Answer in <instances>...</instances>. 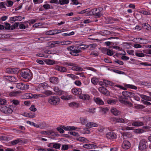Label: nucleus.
Returning a JSON list of instances; mask_svg holds the SVG:
<instances>
[{"label": "nucleus", "mask_w": 151, "mask_h": 151, "mask_svg": "<svg viewBox=\"0 0 151 151\" xmlns=\"http://www.w3.org/2000/svg\"><path fill=\"white\" fill-rule=\"evenodd\" d=\"M124 97L120 96L119 98V101L123 104L127 106L131 107L132 104L129 101L127 100L128 97H133L134 93L131 92L124 91L122 93Z\"/></svg>", "instance_id": "f257e3e1"}, {"label": "nucleus", "mask_w": 151, "mask_h": 151, "mask_svg": "<svg viewBox=\"0 0 151 151\" xmlns=\"http://www.w3.org/2000/svg\"><path fill=\"white\" fill-rule=\"evenodd\" d=\"M31 74L30 70L27 69L22 70L20 74L23 78L27 80L26 81H27L31 79Z\"/></svg>", "instance_id": "f03ea898"}, {"label": "nucleus", "mask_w": 151, "mask_h": 151, "mask_svg": "<svg viewBox=\"0 0 151 151\" xmlns=\"http://www.w3.org/2000/svg\"><path fill=\"white\" fill-rule=\"evenodd\" d=\"M60 101V99L58 96H51L48 100V102L51 105H56Z\"/></svg>", "instance_id": "7ed1b4c3"}, {"label": "nucleus", "mask_w": 151, "mask_h": 151, "mask_svg": "<svg viewBox=\"0 0 151 151\" xmlns=\"http://www.w3.org/2000/svg\"><path fill=\"white\" fill-rule=\"evenodd\" d=\"M0 111L6 114H11L13 110L11 108L5 106H0Z\"/></svg>", "instance_id": "20e7f679"}, {"label": "nucleus", "mask_w": 151, "mask_h": 151, "mask_svg": "<svg viewBox=\"0 0 151 151\" xmlns=\"http://www.w3.org/2000/svg\"><path fill=\"white\" fill-rule=\"evenodd\" d=\"M147 141L145 139H141L139 142V148L141 150L145 149L147 147Z\"/></svg>", "instance_id": "39448f33"}, {"label": "nucleus", "mask_w": 151, "mask_h": 151, "mask_svg": "<svg viewBox=\"0 0 151 151\" xmlns=\"http://www.w3.org/2000/svg\"><path fill=\"white\" fill-rule=\"evenodd\" d=\"M16 86L18 89L22 90L27 89L29 88V86L28 85L22 83H17Z\"/></svg>", "instance_id": "423d86ee"}, {"label": "nucleus", "mask_w": 151, "mask_h": 151, "mask_svg": "<svg viewBox=\"0 0 151 151\" xmlns=\"http://www.w3.org/2000/svg\"><path fill=\"white\" fill-rule=\"evenodd\" d=\"M106 137L107 138L110 139H116L117 135L115 133L112 132H109L106 134Z\"/></svg>", "instance_id": "0eeeda50"}, {"label": "nucleus", "mask_w": 151, "mask_h": 151, "mask_svg": "<svg viewBox=\"0 0 151 151\" xmlns=\"http://www.w3.org/2000/svg\"><path fill=\"white\" fill-rule=\"evenodd\" d=\"M71 91L73 94L76 95H80L82 93L81 89L78 88L72 89Z\"/></svg>", "instance_id": "6e6552de"}, {"label": "nucleus", "mask_w": 151, "mask_h": 151, "mask_svg": "<svg viewBox=\"0 0 151 151\" xmlns=\"http://www.w3.org/2000/svg\"><path fill=\"white\" fill-rule=\"evenodd\" d=\"M131 145L130 142L127 140H125L123 141L122 144V147L124 149H128L130 148Z\"/></svg>", "instance_id": "1a4fd4ad"}, {"label": "nucleus", "mask_w": 151, "mask_h": 151, "mask_svg": "<svg viewBox=\"0 0 151 151\" xmlns=\"http://www.w3.org/2000/svg\"><path fill=\"white\" fill-rule=\"evenodd\" d=\"M79 98L84 100H90V96L87 94H82L79 96Z\"/></svg>", "instance_id": "9d476101"}, {"label": "nucleus", "mask_w": 151, "mask_h": 151, "mask_svg": "<svg viewBox=\"0 0 151 151\" xmlns=\"http://www.w3.org/2000/svg\"><path fill=\"white\" fill-rule=\"evenodd\" d=\"M96 147V145L93 144H86L83 145V147L84 148L88 149H95Z\"/></svg>", "instance_id": "9b49d317"}, {"label": "nucleus", "mask_w": 151, "mask_h": 151, "mask_svg": "<svg viewBox=\"0 0 151 151\" xmlns=\"http://www.w3.org/2000/svg\"><path fill=\"white\" fill-rule=\"evenodd\" d=\"M4 78L5 80H8L11 82H15L17 80L16 78L13 76H4Z\"/></svg>", "instance_id": "f8f14e48"}, {"label": "nucleus", "mask_w": 151, "mask_h": 151, "mask_svg": "<svg viewBox=\"0 0 151 151\" xmlns=\"http://www.w3.org/2000/svg\"><path fill=\"white\" fill-rule=\"evenodd\" d=\"M111 113L115 116H116L121 114L120 112L116 108L113 107L111 109Z\"/></svg>", "instance_id": "ddd939ff"}, {"label": "nucleus", "mask_w": 151, "mask_h": 151, "mask_svg": "<svg viewBox=\"0 0 151 151\" xmlns=\"http://www.w3.org/2000/svg\"><path fill=\"white\" fill-rule=\"evenodd\" d=\"M86 127L88 128H91L93 127H96L98 126L97 124L93 122H89L87 123L86 125Z\"/></svg>", "instance_id": "4468645a"}, {"label": "nucleus", "mask_w": 151, "mask_h": 151, "mask_svg": "<svg viewBox=\"0 0 151 151\" xmlns=\"http://www.w3.org/2000/svg\"><path fill=\"white\" fill-rule=\"evenodd\" d=\"M53 89L54 91L55 92V94L56 95H60L62 94L63 91L58 87H54Z\"/></svg>", "instance_id": "2eb2a0df"}, {"label": "nucleus", "mask_w": 151, "mask_h": 151, "mask_svg": "<svg viewBox=\"0 0 151 151\" xmlns=\"http://www.w3.org/2000/svg\"><path fill=\"white\" fill-rule=\"evenodd\" d=\"M50 82L54 84H57L59 82L58 78L55 77H52L50 78Z\"/></svg>", "instance_id": "dca6fc26"}, {"label": "nucleus", "mask_w": 151, "mask_h": 151, "mask_svg": "<svg viewBox=\"0 0 151 151\" xmlns=\"http://www.w3.org/2000/svg\"><path fill=\"white\" fill-rule=\"evenodd\" d=\"M132 126L136 127H139L143 125L144 123L143 122L139 121H134L132 123Z\"/></svg>", "instance_id": "f3484780"}, {"label": "nucleus", "mask_w": 151, "mask_h": 151, "mask_svg": "<svg viewBox=\"0 0 151 151\" xmlns=\"http://www.w3.org/2000/svg\"><path fill=\"white\" fill-rule=\"evenodd\" d=\"M81 50L80 49H74L70 52V54L74 56H77L78 55V53L80 52Z\"/></svg>", "instance_id": "a211bd4d"}, {"label": "nucleus", "mask_w": 151, "mask_h": 151, "mask_svg": "<svg viewBox=\"0 0 151 151\" xmlns=\"http://www.w3.org/2000/svg\"><path fill=\"white\" fill-rule=\"evenodd\" d=\"M56 68L57 70L61 72H66L67 71L66 68L63 67L57 66L56 67Z\"/></svg>", "instance_id": "6ab92c4d"}, {"label": "nucleus", "mask_w": 151, "mask_h": 151, "mask_svg": "<svg viewBox=\"0 0 151 151\" xmlns=\"http://www.w3.org/2000/svg\"><path fill=\"white\" fill-rule=\"evenodd\" d=\"M79 104L76 102H73L69 104V106L70 107L77 108H78Z\"/></svg>", "instance_id": "aec40b11"}, {"label": "nucleus", "mask_w": 151, "mask_h": 151, "mask_svg": "<svg viewBox=\"0 0 151 151\" xmlns=\"http://www.w3.org/2000/svg\"><path fill=\"white\" fill-rule=\"evenodd\" d=\"M99 91L102 93L105 94L107 93L108 92L106 89L103 87H101L99 88Z\"/></svg>", "instance_id": "412c9836"}, {"label": "nucleus", "mask_w": 151, "mask_h": 151, "mask_svg": "<svg viewBox=\"0 0 151 151\" xmlns=\"http://www.w3.org/2000/svg\"><path fill=\"white\" fill-rule=\"evenodd\" d=\"M94 101L97 104H99L103 105L104 104V102L99 98L94 99Z\"/></svg>", "instance_id": "4be33fe9"}, {"label": "nucleus", "mask_w": 151, "mask_h": 151, "mask_svg": "<svg viewBox=\"0 0 151 151\" xmlns=\"http://www.w3.org/2000/svg\"><path fill=\"white\" fill-rule=\"evenodd\" d=\"M71 69L72 70L77 71H81L83 70V68L78 66H73Z\"/></svg>", "instance_id": "5701e85b"}, {"label": "nucleus", "mask_w": 151, "mask_h": 151, "mask_svg": "<svg viewBox=\"0 0 151 151\" xmlns=\"http://www.w3.org/2000/svg\"><path fill=\"white\" fill-rule=\"evenodd\" d=\"M117 100L114 99H109L107 101V102L109 104L114 105L116 103Z\"/></svg>", "instance_id": "b1692460"}, {"label": "nucleus", "mask_w": 151, "mask_h": 151, "mask_svg": "<svg viewBox=\"0 0 151 151\" xmlns=\"http://www.w3.org/2000/svg\"><path fill=\"white\" fill-rule=\"evenodd\" d=\"M99 81V79L96 77H93L91 79L92 83L94 85H96Z\"/></svg>", "instance_id": "393cba45"}, {"label": "nucleus", "mask_w": 151, "mask_h": 151, "mask_svg": "<svg viewBox=\"0 0 151 151\" xmlns=\"http://www.w3.org/2000/svg\"><path fill=\"white\" fill-rule=\"evenodd\" d=\"M124 86L125 87L131 88L133 89L136 90L137 89V87L134 85L130 84H126Z\"/></svg>", "instance_id": "a878e982"}, {"label": "nucleus", "mask_w": 151, "mask_h": 151, "mask_svg": "<svg viewBox=\"0 0 151 151\" xmlns=\"http://www.w3.org/2000/svg\"><path fill=\"white\" fill-rule=\"evenodd\" d=\"M142 27L144 29L149 30L151 29V27L150 25L147 24H142Z\"/></svg>", "instance_id": "bb28decb"}, {"label": "nucleus", "mask_w": 151, "mask_h": 151, "mask_svg": "<svg viewBox=\"0 0 151 151\" xmlns=\"http://www.w3.org/2000/svg\"><path fill=\"white\" fill-rule=\"evenodd\" d=\"M88 47V45H83V44H80V45L78 47H77L76 48H77L78 49H83V50H84L87 48Z\"/></svg>", "instance_id": "cd10ccee"}, {"label": "nucleus", "mask_w": 151, "mask_h": 151, "mask_svg": "<svg viewBox=\"0 0 151 151\" xmlns=\"http://www.w3.org/2000/svg\"><path fill=\"white\" fill-rule=\"evenodd\" d=\"M81 122L82 125L86 124L87 122V119L86 118L81 117L80 118Z\"/></svg>", "instance_id": "c85d7f7f"}, {"label": "nucleus", "mask_w": 151, "mask_h": 151, "mask_svg": "<svg viewBox=\"0 0 151 151\" xmlns=\"http://www.w3.org/2000/svg\"><path fill=\"white\" fill-rule=\"evenodd\" d=\"M24 116L26 117L30 118H34L35 116V114L34 113L33 114H32L30 113H25L24 114Z\"/></svg>", "instance_id": "c756f323"}, {"label": "nucleus", "mask_w": 151, "mask_h": 151, "mask_svg": "<svg viewBox=\"0 0 151 151\" xmlns=\"http://www.w3.org/2000/svg\"><path fill=\"white\" fill-rule=\"evenodd\" d=\"M21 93L20 91H17L12 92L10 93V94L12 96H17Z\"/></svg>", "instance_id": "7c9ffc66"}, {"label": "nucleus", "mask_w": 151, "mask_h": 151, "mask_svg": "<svg viewBox=\"0 0 151 151\" xmlns=\"http://www.w3.org/2000/svg\"><path fill=\"white\" fill-rule=\"evenodd\" d=\"M13 4V2L12 1L7 0L5 2V4L8 7L12 6Z\"/></svg>", "instance_id": "2f4dec72"}, {"label": "nucleus", "mask_w": 151, "mask_h": 151, "mask_svg": "<svg viewBox=\"0 0 151 151\" xmlns=\"http://www.w3.org/2000/svg\"><path fill=\"white\" fill-rule=\"evenodd\" d=\"M69 3V0H59V3L61 5L67 4Z\"/></svg>", "instance_id": "473e14b6"}, {"label": "nucleus", "mask_w": 151, "mask_h": 151, "mask_svg": "<svg viewBox=\"0 0 151 151\" xmlns=\"http://www.w3.org/2000/svg\"><path fill=\"white\" fill-rule=\"evenodd\" d=\"M61 144L59 143H53V148L55 149H59L60 147Z\"/></svg>", "instance_id": "72a5a7b5"}, {"label": "nucleus", "mask_w": 151, "mask_h": 151, "mask_svg": "<svg viewBox=\"0 0 151 151\" xmlns=\"http://www.w3.org/2000/svg\"><path fill=\"white\" fill-rule=\"evenodd\" d=\"M21 141V140L20 139H17L11 141V143L12 145H16Z\"/></svg>", "instance_id": "f704fd0d"}, {"label": "nucleus", "mask_w": 151, "mask_h": 151, "mask_svg": "<svg viewBox=\"0 0 151 151\" xmlns=\"http://www.w3.org/2000/svg\"><path fill=\"white\" fill-rule=\"evenodd\" d=\"M4 28L6 29L11 30V26H10V24L7 22L5 23V24L4 27Z\"/></svg>", "instance_id": "c9c22d12"}, {"label": "nucleus", "mask_w": 151, "mask_h": 151, "mask_svg": "<svg viewBox=\"0 0 151 151\" xmlns=\"http://www.w3.org/2000/svg\"><path fill=\"white\" fill-rule=\"evenodd\" d=\"M60 41H55L52 42L50 45L52 47H55L56 46L55 45L56 44H59L60 43Z\"/></svg>", "instance_id": "e433bc0d"}, {"label": "nucleus", "mask_w": 151, "mask_h": 151, "mask_svg": "<svg viewBox=\"0 0 151 151\" xmlns=\"http://www.w3.org/2000/svg\"><path fill=\"white\" fill-rule=\"evenodd\" d=\"M46 63L49 65H52L54 63V62L50 59H47L45 61Z\"/></svg>", "instance_id": "4c0bfd02"}, {"label": "nucleus", "mask_w": 151, "mask_h": 151, "mask_svg": "<svg viewBox=\"0 0 151 151\" xmlns=\"http://www.w3.org/2000/svg\"><path fill=\"white\" fill-rule=\"evenodd\" d=\"M13 104L15 106H17L20 104L19 101L16 99H13L12 101Z\"/></svg>", "instance_id": "58836bf2"}, {"label": "nucleus", "mask_w": 151, "mask_h": 151, "mask_svg": "<svg viewBox=\"0 0 151 151\" xmlns=\"http://www.w3.org/2000/svg\"><path fill=\"white\" fill-rule=\"evenodd\" d=\"M135 55L136 56L138 57H144L145 55H146L142 53H139L138 52H136L135 53Z\"/></svg>", "instance_id": "ea45409f"}, {"label": "nucleus", "mask_w": 151, "mask_h": 151, "mask_svg": "<svg viewBox=\"0 0 151 151\" xmlns=\"http://www.w3.org/2000/svg\"><path fill=\"white\" fill-rule=\"evenodd\" d=\"M19 25V22H16L14 25L11 26V30H13L16 29V28Z\"/></svg>", "instance_id": "a19ab883"}, {"label": "nucleus", "mask_w": 151, "mask_h": 151, "mask_svg": "<svg viewBox=\"0 0 151 151\" xmlns=\"http://www.w3.org/2000/svg\"><path fill=\"white\" fill-rule=\"evenodd\" d=\"M69 146L67 145H63L61 148V150H67L68 149Z\"/></svg>", "instance_id": "79ce46f5"}, {"label": "nucleus", "mask_w": 151, "mask_h": 151, "mask_svg": "<svg viewBox=\"0 0 151 151\" xmlns=\"http://www.w3.org/2000/svg\"><path fill=\"white\" fill-rule=\"evenodd\" d=\"M113 71L116 73H117L119 74H125V73L124 72L116 69L113 70Z\"/></svg>", "instance_id": "37998d69"}, {"label": "nucleus", "mask_w": 151, "mask_h": 151, "mask_svg": "<svg viewBox=\"0 0 151 151\" xmlns=\"http://www.w3.org/2000/svg\"><path fill=\"white\" fill-rule=\"evenodd\" d=\"M64 30H65V29L54 30V35L63 32L64 31Z\"/></svg>", "instance_id": "c03bdc74"}, {"label": "nucleus", "mask_w": 151, "mask_h": 151, "mask_svg": "<svg viewBox=\"0 0 151 151\" xmlns=\"http://www.w3.org/2000/svg\"><path fill=\"white\" fill-rule=\"evenodd\" d=\"M12 73L17 74L19 72V69L18 68H12Z\"/></svg>", "instance_id": "a18cd8bd"}, {"label": "nucleus", "mask_w": 151, "mask_h": 151, "mask_svg": "<svg viewBox=\"0 0 151 151\" xmlns=\"http://www.w3.org/2000/svg\"><path fill=\"white\" fill-rule=\"evenodd\" d=\"M111 121L114 123H117V117H111L110 119Z\"/></svg>", "instance_id": "49530a36"}, {"label": "nucleus", "mask_w": 151, "mask_h": 151, "mask_svg": "<svg viewBox=\"0 0 151 151\" xmlns=\"http://www.w3.org/2000/svg\"><path fill=\"white\" fill-rule=\"evenodd\" d=\"M46 34L47 35H54V30H49L46 32Z\"/></svg>", "instance_id": "de8ad7c7"}, {"label": "nucleus", "mask_w": 151, "mask_h": 151, "mask_svg": "<svg viewBox=\"0 0 151 151\" xmlns=\"http://www.w3.org/2000/svg\"><path fill=\"white\" fill-rule=\"evenodd\" d=\"M69 134L72 135L76 137H78L79 135L76 132L71 131L70 132H68Z\"/></svg>", "instance_id": "09e8293b"}, {"label": "nucleus", "mask_w": 151, "mask_h": 151, "mask_svg": "<svg viewBox=\"0 0 151 151\" xmlns=\"http://www.w3.org/2000/svg\"><path fill=\"white\" fill-rule=\"evenodd\" d=\"M6 103V101L4 99H0V104L5 105Z\"/></svg>", "instance_id": "8fccbe9b"}, {"label": "nucleus", "mask_w": 151, "mask_h": 151, "mask_svg": "<svg viewBox=\"0 0 151 151\" xmlns=\"http://www.w3.org/2000/svg\"><path fill=\"white\" fill-rule=\"evenodd\" d=\"M141 13L142 14L144 15H147L150 14V13L145 10H141L139 12Z\"/></svg>", "instance_id": "3c124183"}, {"label": "nucleus", "mask_w": 151, "mask_h": 151, "mask_svg": "<svg viewBox=\"0 0 151 151\" xmlns=\"http://www.w3.org/2000/svg\"><path fill=\"white\" fill-rule=\"evenodd\" d=\"M44 94L47 96H49L52 94V92L50 91H47L44 92Z\"/></svg>", "instance_id": "603ef678"}, {"label": "nucleus", "mask_w": 151, "mask_h": 151, "mask_svg": "<svg viewBox=\"0 0 151 151\" xmlns=\"http://www.w3.org/2000/svg\"><path fill=\"white\" fill-rule=\"evenodd\" d=\"M117 123H124L125 121L124 119L121 118L117 117Z\"/></svg>", "instance_id": "864d4df0"}, {"label": "nucleus", "mask_w": 151, "mask_h": 151, "mask_svg": "<svg viewBox=\"0 0 151 151\" xmlns=\"http://www.w3.org/2000/svg\"><path fill=\"white\" fill-rule=\"evenodd\" d=\"M29 109L31 111L34 112L36 111L37 110V109L35 108V106L33 105H31V107L29 108Z\"/></svg>", "instance_id": "5fc2aeb1"}, {"label": "nucleus", "mask_w": 151, "mask_h": 151, "mask_svg": "<svg viewBox=\"0 0 151 151\" xmlns=\"http://www.w3.org/2000/svg\"><path fill=\"white\" fill-rule=\"evenodd\" d=\"M106 54L108 55L111 56L113 55V52L111 50L108 49L107 50Z\"/></svg>", "instance_id": "6e6d98bb"}, {"label": "nucleus", "mask_w": 151, "mask_h": 151, "mask_svg": "<svg viewBox=\"0 0 151 151\" xmlns=\"http://www.w3.org/2000/svg\"><path fill=\"white\" fill-rule=\"evenodd\" d=\"M17 16H14L13 17H11L10 18V20L11 21L15 22L17 21Z\"/></svg>", "instance_id": "4d7b16f0"}, {"label": "nucleus", "mask_w": 151, "mask_h": 151, "mask_svg": "<svg viewBox=\"0 0 151 151\" xmlns=\"http://www.w3.org/2000/svg\"><path fill=\"white\" fill-rule=\"evenodd\" d=\"M6 73H12V68H9L6 69Z\"/></svg>", "instance_id": "13d9d810"}, {"label": "nucleus", "mask_w": 151, "mask_h": 151, "mask_svg": "<svg viewBox=\"0 0 151 151\" xmlns=\"http://www.w3.org/2000/svg\"><path fill=\"white\" fill-rule=\"evenodd\" d=\"M5 4V2H2L0 3V8L1 9L6 8L4 5Z\"/></svg>", "instance_id": "bf43d9fd"}, {"label": "nucleus", "mask_w": 151, "mask_h": 151, "mask_svg": "<svg viewBox=\"0 0 151 151\" xmlns=\"http://www.w3.org/2000/svg\"><path fill=\"white\" fill-rule=\"evenodd\" d=\"M43 1V0H33V2L35 4L41 3Z\"/></svg>", "instance_id": "052dcab7"}, {"label": "nucleus", "mask_w": 151, "mask_h": 151, "mask_svg": "<svg viewBox=\"0 0 151 151\" xmlns=\"http://www.w3.org/2000/svg\"><path fill=\"white\" fill-rule=\"evenodd\" d=\"M144 53L151 55V49H147L143 50Z\"/></svg>", "instance_id": "680f3d73"}, {"label": "nucleus", "mask_w": 151, "mask_h": 151, "mask_svg": "<svg viewBox=\"0 0 151 151\" xmlns=\"http://www.w3.org/2000/svg\"><path fill=\"white\" fill-rule=\"evenodd\" d=\"M135 132L136 133H141L144 132V130L142 129H135Z\"/></svg>", "instance_id": "e2e57ef3"}, {"label": "nucleus", "mask_w": 151, "mask_h": 151, "mask_svg": "<svg viewBox=\"0 0 151 151\" xmlns=\"http://www.w3.org/2000/svg\"><path fill=\"white\" fill-rule=\"evenodd\" d=\"M74 83L78 86H80L81 85V83L80 81L77 80L75 81Z\"/></svg>", "instance_id": "0e129e2a"}, {"label": "nucleus", "mask_w": 151, "mask_h": 151, "mask_svg": "<svg viewBox=\"0 0 151 151\" xmlns=\"http://www.w3.org/2000/svg\"><path fill=\"white\" fill-rule=\"evenodd\" d=\"M101 13L100 12H96V14H95L94 16L96 17H99L101 16Z\"/></svg>", "instance_id": "69168bd1"}, {"label": "nucleus", "mask_w": 151, "mask_h": 151, "mask_svg": "<svg viewBox=\"0 0 151 151\" xmlns=\"http://www.w3.org/2000/svg\"><path fill=\"white\" fill-rule=\"evenodd\" d=\"M140 65H143L144 66H151V64L148 63L147 62L143 63L141 62L139 63Z\"/></svg>", "instance_id": "338daca9"}, {"label": "nucleus", "mask_w": 151, "mask_h": 151, "mask_svg": "<svg viewBox=\"0 0 151 151\" xmlns=\"http://www.w3.org/2000/svg\"><path fill=\"white\" fill-rule=\"evenodd\" d=\"M88 47L90 49L91 48H94L96 47V44H91L89 45H88Z\"/></svg>", "instance_id": "774afa93"}]
</instances>
